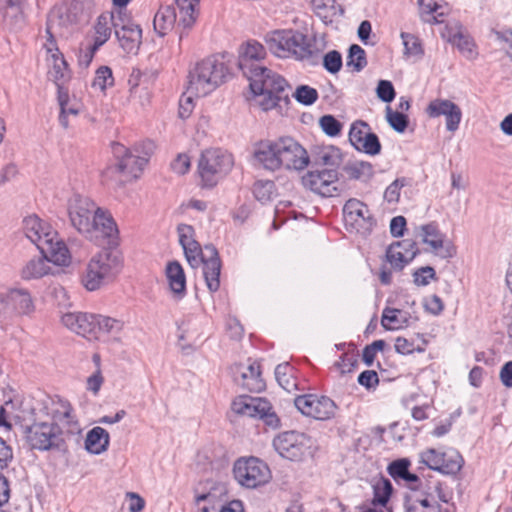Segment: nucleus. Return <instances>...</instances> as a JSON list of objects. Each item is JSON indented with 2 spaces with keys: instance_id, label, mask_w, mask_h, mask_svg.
Here are the masks:
<instances>
[{
  "instance_id": "obj_46",
  "label": "nucleus",
  "mask_w": 512,
  "mask_h": 512,
  "mask_svg": "<svg viewBox=\"0 0 512 512\" xmlns=\"http://www.w3.org/2000/svg\"><path fill=\"white\" fill-rule=\"evenodd\" d=\"M417 337L418 339H420L421 344H416L413 339L409 340L404 337H397L395 340L396 352L402 355H409L412 354L413 352H424L427 342L424 338H420L419 335Z\"/></svg>"
},
{
  "instance_id": "obj_44",
  "label": "nucleus",
  "mask_w": 512,
  "mask_h": 512,
  "mask_svg": "<svg viewBox=\"0 0 512 512\" xmlns=\"http://www.w3.org/2000/svg\"><path fill=\"white\" fill-rule=\"evenodd\" d=\"M448 41L455 45L467 59L473 60L477 57L475 44L470 37L462 32L457 31L450 35Z\"/></svg>"
},
{
  "instance_id": "obj_13",
  "label": "nucleus",
  "mask_w": 512,
  "mask_h": 512,
  "mask_svg": "<svg viewBox=\"0 0 512 512\" xmlns=\"http://www.w3.org/2000/svg\"><path fill=\"white\" fill-rule=\"evenodd\" d=\"M233 474L243 487L254 489L269 482V467L256 457L240 458L234 463Z\"/></svg>"
},
{
  "instance_id": "obj_55",
  "label": "nucleus",
  "mask_w": 512,
  "mask_h": 512,
  "mask_svg": "<svg viewBox=\"0 0 512 512\" xmlns=\"http://www.w3.org/2000/svg\"><path fill=\"white\" fill-rule=\"evenodd\" d=\"M293 96L301 104L312 105L318 99V92L310 86L300 85L293 93Z\"/></svg>"
},
{
  "instance_id": "obj_34",
  "label": "nucleus",
  "mask_w": 512,
  "mask_h": 512,
  "mask_svg": "<svg viewBox=\"0 0 512 512\" xmlns=\"http://www.w3.org/2000/svg\"><path fill=\"white\" fill-rule=\"evenodd\" d=\"M0 14L8 26L19 27L24 20L21 0H0Z\"/></svg>"
},
{
  "instance_id": "obj_42",
  "label": "nucleus",
  "mask_w": 512,
  "mask_h": 512,
  "mask_svg": "<svg viewBox=\"0 0 512 512\" xmlns=\"http://www.w3.org/2000/svg\"><path fill=\"white\" fill-rule=\"evenodd\" d=\"M315 164L327 166L336 169L342 162V155L338 148L334 146H326L315 154Z\"/></svg>"
},
{
  "instance_id": "obj_14",
  "label": "nucleus",
  "mask_w": 512,
  "mask_h": 512,
  "mask_svg": "<svg viewBox=\"0 0 512 512\" xmlns=\"http://www.w3.org/2000/svg\"><path fill=\"white\" fill-rule=\"evenodd\" d=\"M294 405L303 415L319 421L334 418L337 411V405L331 398L316 394L297 396Z\"/></svg>"
},
{
  "instance_id": "obj_22",
  "label": "nucleus",
  "mask_w": 512,
  "mask_h": 512,
  "mask_svg": "<svg viewBox=\"0 0 512 512\" xmlns=\"http://www.w3.org/2000/svg\"><path fill=\"white\" fill-rule=\"evenodd\" d=\"M265 56L266 50L262 44L257 41H248L239 50L238 67L245 77H251V74L263 68L259 61Z\"/></svg>"
},
{
  "instance_id": "obj_39",
  "label": "nucleus",
  "mask_w": 512,
  "mask_h": 512,
  "mask_svg": "<svg viewBox=\"0 0 512 512\" xmlns=\"http://www.w3.org/2000/svg\"><path fill=\"white\" fill-rule=\"evenodd\" d=\"M175 21V10L171 6L161 7L154 16V30L159 36H164L173 28Z\"/></svg>"
},
{
  "instance_id": "obj_17",
  "label": "nucleus",
  "mask_w": 512,
  "mask_h": 512,
  "mask_svg": "<svg viewBox=\"0 0 512 512\" xmlns=\"http://www.w3.org/2000/svg\"><path fill=\"white\" fill-rule=\"evenodd\" d=\"M338 172L334 168L309 171L302 177L304 187L323 197H331L337 191Z\"/></svg>"
},
{
  "instance_id": "obj_27",
  "label": "nucleus",
  "mask_w": 512,
  "mask_h": 512,
  "mask_svg": "<svg viewBox=\"0 0 512 512\" xmlns=\"http://www.w3.org/2000/svg\"><path fill=\"white\" fill-rule=\"evenodd\" d=\"M415 243L409 240L396 242L386 252L388 262L398 270L404 268L416 256Z\"/></svg>"
},
{
  "instance_id": "obj_60",
  "label": "nucleus",
  "mask_w": 512,
  "mask_h": 512,
  "mask_svg": "<svg viewBox=\"0 0 512 512\" xmlns=\"http://www.w3.org/2000/svg\"><path fill=\"white\" fill-rule=\"evenodd\" d=\"M322 130L329 136H336L341 131V123L331 115H324L320 118Z\"/></svg>"
},
{
  "instance_id": "obj_49",
  "label": "nucleus",
  "mask_w": 512,
  "mask_h": 512,
  "mask_svg": "<svg viewBox=\"0 0 512 512\" xmlns=\"http://www.w3.org/2000/svg\"><path fill=\"white\" fill-rule=\"evenodd\" d=\"M421 462L428 466L430 469L439 471L440 466L444 463L445 453L438 452L437 450L430 448L420 454Z\"/></svg>"
},
{
  "instance_id": "obj_58",
  "label": "nucleus",
  "mask_w": 512,
  "mask_h": 512,
  "mask_svg": "<svg viewBox=\"0 0 512 512\" xmlns=\"http://www.w3.org/2000/svg\"><path fill=\"white\" fill-rule=\"evenodd\" d=\"M377 97L386 103H390L395 98V89L388 80H380L376 88Z\"/></svg>"
},
{
  "instance_id": "obj_31",
  "label": "nucleus",
  "mask_w": 512,
  "mask_h": 512,
  "mask_svg": "<svg viewBox=\"0 0 512 512\" xmlns=\"http://www.w3.org/2000/svg\"><path fill=\"white\" fill-rule=\"evenodd\" d=\"M166 277L172 293L182 298L186 292V276L179 262L172 261L167 264Z\"/></svg>"
},
{
  "instance_id": "obj_51",
  "label": "nucleus",
  "mask_w": 512,
  "mask_h": 512,
  "mask_svg": "<svg viewBox=\"0 0 512 512\" xmlns=\"http://www.w3.org/2000/svg\"><path fill=\"white\" fill-rule=\"evenodd\" d=\"M392 493V485L389 480L384 479L374 486L373 504L385 506Z\"/></svg>"
},
{
  "instance_id": "obj_54",
  "label": "nucleus",
  "mask_w": 512,
  "mask_h": 512,
  "mask_svg": "<svg viewBox=\"0 0 512 512\" xmlns=\"http://www.w3.org/2000/svg\"><path fill=\"white\" fill-rule=\"evenodd\" d=\"M386 118L389 125L397 132L402 133L408 126V118L400 112L392 111L390 106L386 107Z\"/></svg>"
},
{
  "instance_id": "obj_23",
  "label": "nucleus",
  "mask_w": 512,
  "mask_h": 512,
  "mask_svg": "<svg viewBox=\"0 0 512 512\" xmlns=\"http://www.w3.org/2000/svg\"><path fill=\"white\" fill-rule=\"evenodd\" d=\"M429 117L436 118L444 116L446 119V129L455 132L459 128L462 119L460 107L448 99L437 98L432 100L426 108Z\"/></svg>"
},
{
  "instance_id": "obj_52",
  "label": "nucleus",
  "mask_w": 512,
  "mask_h": 512,
  "mask_svg": "<svg viewBox=\"0 0 512 512\" xmlns=\"http://www.w3.org/2000/svg\"><path fill=\"white\" fill-rule=\"evenodd\" d=\"M348 66H353L356 71L362 70L366 65L365 51L357 44H353L349 49Z\"/></svg>"
},
{
  "instance_id": "obj_45",
  "label": "nucleus",
  "mask_w": 512,
  "mask_h": 512,
  "mask_svg": "<svg viewBox=\"0 0 512 512\" xmlns=\"http://www.w3.org/2000/svg\"><path fill=\"white\" fill-rule=\"evenodd\" d=\"M294 368L289 363H281L275 368V377L279 385L290 392L297 387L293 375Z\"/></svg>"
},
{
  "instance_id": "obj_7",
  "label": "nucleus",
  "mask_w": 512,
  "mask_h": 512,
  "mask_svg": "<svg viewBox=\"0 0 512 512\" xmlns=\"http://www.w3.org/2000/svg\"><path fill=\"white\" fill-rule=\"evenodd\" d=\"M123 260L119 251L104 248L88 261L81 282L88 291H95L112 282L120 273Z\"/></svg>"
},
{
  "instance_id": "obj_62",
  "label": "nucleus",
  "mask_w": 512,
  "mask_h": 512,
  "mask_svg": "<svg viewBox=\"0 0 512 512\" xmlns=\"http://www.w3.org/2000/svg\"><path fill=\"white\" fill-rule=\"evenodd\" d=\"M405 186V179L398 178L393 181L384 192V199L389 203H396L400 198V190Z\"/></svg>"
},
{
  "instance_id": "obj_20",
  "label": "nucleus",
  "mask_w": 512,
  "mask_h": 512,
  "mask_svg": "<svg viewBox=\"0 0 512 512\" xmlns=\"http://www.w3.org/2000/svg\"><path fill=\"white\" fill-rule=\"evenodd\" d=\"M350 143L361 152L369 155H377L381 151V144L378 136L370 132L369 125L364 121H356L351 125L349 131Z\"/></svg>"
},
{
  "instance_id": "obj_1",
  "label": "nucleus",
  "mask_w": 512,
  "mask_h": 512,
  "mask_svg": "<svg viewBox=\"0 0 512 512\" xmlns=\"http://www.w3.org/2000/svg\"><path fill=\"white\" fill-rule=\"evenodd\" d=\"M67 211L71 225L89 241L97 245L117 243L119 232L114 219L90 198L74 194L68 200Z\"/></svg>"
},
{
  "instance_id": "obj_63",
  "label": "nucleus",
  "mask_w": 512,
  "mask_h": 512,
  "mask_svg": "<svg viewBox=\"0 0 512 512\" xmlns=\"http://www.w3.org/2000/svg\"><path fill=\"white\" fill-rule=\"evenodd\" d=\"M436 273L430 266L421 267L413 273L414 283L418 286H426L431 279H435Z\"/></svg>"
},
{
  "instance_id": "obj_32",
  "label": "nucleus",
  "mask_w": 512,
  "mask_h": 512,
  "mask_svg": "<svg viewBox=\"0 0 512 512\" xmlns=\"http://www.w3.org/2000/svg\"><path fill=\"white\" fill-rule=\"evenodd\" d=\"M109 441V433L104 428L96 426L86 435L85 449L91 454L99 455L108 449Z\"/></svg>"
},
{
  "instance_id": "obj_25",
  "label": "nucleus",
  "mask_w": 512,
  "mask_h": 512,
  "mask_svg": "<svg viewBox=\"0 0 512 512\" xmlns=\"http://www.w3.org/2000/svg\"><path fill=\"white\" fill-rule=\"evenodd\" d=\"M96 315L83 312H67L61 317L62 324L72 332L88 339L96 338Z\"/></svg>"
},
{
  "instance_id": "obj_56",
  "label": "nucleus",
  "mask_w": 512,
  "mask_h": 512,
  "mask_svg": "<svg viewBox=\"0 0 512 512\" xmlns=\"http://www.w3.org/2000/svg\"><path fill=\"white\" fill-rule=\"evenodd\" d=\"M401 38L403 40L405 54L414 56L423 54L421 43L418 37L410 33L402 32Z\"/></svg>"
},
{
  "instance_id": "obj_30",
  "label": "nucleus",
  "mask_w": 512,
  "mask_h": 512,
  "mask_svg": "<svg viewBox=\"0 0 512 512\" xmlns=\"http://www.w3.org/2000/svg\"><path fill=\"white\" fill-rule=\"evenodd\" d=\"M39 250L44 257H48L49 263L67 265L70 262L69 250L65 243L58 238V235L52 237L48 243L42 244Z\"/></svg>"
},
{
  "instance_id": "obj_64",
  "label": "nucleus",
  "mask_w": 512,
  "mask_h": 512,
  "mask_svg": "<svg viewBox=\"0 0 512 512\" xmlns=\"http://www.w3.org/2000/svg\"><path fill=\"white\" fill-rule=\"evenodd\" d=\"M64 30H54L53 32H48L46 30L47 34V40L44 43V49L46 50L47 57L48 56H59L62 55L56 45L55 36L56 35H62Z\"/></svg>"
},
{
  "instance_id": "obj_21",
  "label": "nucleus",
  "mask_w": 512,
  "mask_h": 512,
  "mask_svg": "<svg viewBox=\"0 0 512 512\" xmlns=\"http://www.w3.org/2000/svg\"><path fill=\"white\" fill-rule=\"evenodd\" d=\"M22 231L27 239L36 245L38 249L41 245L51 241L52 237L57 236V232L51 225L37 215L26 216L22 221Z\"/></svg>"
},
{
  "instance_id": "obj_12",
  "label": "nucleus",
  "mask_w": 512,
  "mask_h": 512,
  "mask_svg": "<svg viewBox=\"0 0 512 512\" xmlns=\"http://www.w3.org/2000/svg\"><path fill=\"white\" fill-rule=\"evenodd\" d=\"M231 409L238 415L261 419L272 429L280 426V419L265 398L242 395L233 400Z\"/></svg>"
},
{
  "instance_id": "obj_18",
  "label": "nucleus",
  "mask_w": 512,
  "mask_h": 512,
  "mask_svg": "<svg viewBox=\"0 0 512 512\" xmlns=\"http://www.w3.org/2000/svg\"><path fill=\"white\" fill-rule=\"evenodd\" d=\"M115 36L120 46L127 53H136L140 47L142 30L121 11L117 12Z\"/></svg>"
},
{
  "instance_id": "obj_41",
  "label": "nucleus",
  "mask_w": 512,
  "mask_h": 512,
  "mask_svg": "<svg viewBox=\"0 0 512 512\" xmlns=\"http://www.w3.org/2000/svg\"><path fill=\"white\" fill-rule=\"evenodd\" d=\"M200 0H175L179 9V25L190 28L196 21V8Z\"/></svg>"
},
{
  "instance_id": "obj_48",
  "label": "nucleus",
  "mask_w": 512,
  "mask_h": 512,
  "mask_svg": "<svg viewBox=\"0 0 512 512\" xmlns=\"http://www.w3.org/2000/svg\"><path fill=\"white\" fill-rule=\"evenodd\" d=\"M275 184L270 180H258L254 183L253 194L261 202L269 201L274 194Z\"/></svg>"
},
{
  "instance_id": "obj_11",
  "label": "nucleus",
  "mask_w": 512,
  "mask_h": 512,
  "mask_svg": "<svg viewBox=\"0 0 512 512\" xmlns=\"http://www.w3.org/2000/svg\"><path fill=\"white\" fill-rule=\"evenodd\" d=\"M35 308V300L26 288L13 287L0 292V322L16 316H30Z\"/></svg>"
},
{
  "instance_id": "obj_29",
  "label": "nucleus",
  "mask_w": 512,
  "mask_h": 512,
  "mask_svg": "<svg viewBox=\"0 0 512 512\" xmlns=\"http://www.w3.org/2000/svg\"><path fill=\"white\" fill-rule=\"evenodd\" d=\"M48 78L55 83L57 89L65 88V84L70 80L71 74L68 64L63 55L48 56Z\"/></svg>"
},
{
  "instance_id": "obj_43",
  "label": "nucleus",
  "mask_w": 512,
  "mask_h": 512,
  "mask_svg": "<svg viewBox=\"0 0 512 512\" xmlns=\"http://www.w3.org/2000/svg\"><path fill=\"white\" fill-rule=\"evenodd\" d=\"M427 245L430 247V251L441 259L452 258L456 255L457 252L456 246L451 240L446 238L445 235H442L436 240L429 241Z\"/></svg>"
},
{
  "instance_id": "obj_53",
  "label": "nucleus",
  "mask_w": 512,
  "mask_h": 512,
  "mask_svg": "<svg viewBox=\"0 0 512 512\" xmlns=\"http://www.w3.org/2000/svg\"><path fill=\"white\" fill-rule=\"evenodd\" d=\"M19 403H22L20 408H18L17 411L13 412L11 416L13 419H15L17 422L22 423L25 426H28L29 422L32 419H35L34 417V411L30 403H33L31 399H24L20 401Z\"/></svg>"
},
{
  "instance_id": "obj_26",
  "label": "nucleus",
  "mask_w": 512,
  "mask_h": 512,
  "mask_svg": "<svg viewBox=\"0 0 512 512\" xmlns=\"http://www.w3.org/2000/svg\"><path fill=\"white\" fill-rule=\"evenodd\" d=\"M57 101L60 108L59 123L62 128L68 129L81 112L82 104L75 96H70L66 88L58 89Z\"/></svg>"
},
{
  "instance_id": "obj_4",
  "label": "nucleus",
  "mask_w": 512,
  "mask_h": 512,
  "mask_svg": "<svg viewBox=\"0 0 512 512\" xmlns=\"http://www.w3.org/2000/svg\"><path fill=\"white\" fill-rule=\"evenodd\" d=\"M179 242L184 250L185 257L192 268L203 265V276L207 288L216 292L220 287L221 260L217 249L213 245H205L202 249L194 239V229L190 225L178 226Z\"/></svg>"
},
{
  "instance_id": "obj_59",
  "label": "nucleus",
  "mask_w": 512,
  "mask_h": 512,
  "mask_svg": "<svg viewBox=\"0 0 512 512\" xmlns=\"http://www.w3.org/2000/svg\"><path fill=\"white\" fill-rule=\"evenodd\" d=\"M323 65L330 73H337L342 67L341 54L336 50L329 51L323 58Z\"/></svg>"
},
{
  "instance_id": "obj_5",
  "label": "nucleus",
  "mask_w": 512,
  "mask_h": 512,
  "mask_svg": "<svg viewBox=\"0 0 512 512\" xmlns=\"http://www.w3.org/2000/svg\"><path fill=\"white\" fill-rule=\"evenodd\" d=\"M229 69L223 57L209 56L189 70L188 91L196 96H206L226 82Z\"/></svg>"
},
{
  "instance_id": "obj_47",
  "label": "nucleus",
  "mask_w": 512,
  "mask_h": 512,
  "mask_svg": "<svg viewBox=\"0 0 512 512\" xmlns=\"http://www.w3.org/2000/svg\"><path fill=\"white\" fill-rule=\"evenodd\" d=\"M444 463L441 464L439 472L448 475H454L458 473L464 463V460L459 452L452 451L445 453Z\"/></svg>"
},
{
  "instance_id": "obj_33",
  "label": "nucleus",
  "mask_w": 512,
  "mask_h": 512,
  "mask_svg": "<svg viewBox=\"0 0 512 512\" xmlns=\"http://www.w3.org/2000/svg\"><path fill=\"white\" fill-rule=\"evenodd\" d=\"M409 461L406 459L398 460L392 462L389 467L388 471L389 474L394 479H403L407 482H409V488L412 490H420L424 489L423 482L418 478L417 475L412 474L408 470Z\"/></svg>"
},
{
  "instance_id": "obj_61",
  "label": "nucleus",
  "mask_w": 512,
  "mask_h": 512,
  "mask_svg": "<svg viewBox=\"0 0 512 512\" xmlns=\"http://www.w3.org/2000/svg\"><path fill=\"white\" fill-rule=\"evenodd\" d=\"M347 173L351 178L360 179L364 176L372 174V166L366 162H356L346 168Z\"/></svg>"
},
{
  "instance_id": "obj_37",
  "label": "nucleus",
  "mask_w": 512,
  "mask_h": 512,
  "mask_svg": "<svg viewBox=\"0 0 512 512\" xmlns=\"http://www.w3.org/2000/svg\"><path fill=\"white\" fill-rule=\"evenodd\" d=\"M315 14L325 23H331L337 16L344 14V9L335 0H312Z\"/></svg>"
},
{
  "instance_id": "obj_6",
  "label": "nucleus",
  "mask_w": 512,
  "mask_h": 512,
  "mask_svg": "<svg viewBox=\"0 0 512 512\" xmlns=\"http://www.w3.org/2000/svg\"><path fill=\"white\" fill-rule=\"evenodd\" d=\"M258 105L268 111L276 107L281 101L289 102V85L279 74L265 67L246 77Z\"/></svg>"
},
{
  "instance_id": "obj_57",
  "label": "nucleus",
  "mask_w": 512,
  "mask_h": 512,
  "mask_svg": "<svg viewBox=\"0 0 512 512\" xmlns=\"http://www.w3.org/2000/svg\"><path fill=\"white\" fill-rule=\"evenodd\" d=\"M417 230L419 231V236L424 244H428L429 241L436 240L443 235L435 222L421 225L417 227Z\"/></svg>"
},
{
  "instance_id": "obj_9",
  "label": "nucleus",
  "mask_w": 512,
  "mask_h": 512,
  "mask_svg": "<svg viewBox=\"0 0 512 512\" xmlns=\"http://www.w3.org/2000/svg\"><path fill=\"white\" fill-rule=\"evenodd\" d=\"M234 165L233 156L220 148L202 152L198 162V172L206 187H214Z\"/></svg>"
},
{
  "instance_id": "obj_15",
  "label": "nucleus",
  "mask_w": 512,
  "mask_h": 512,
  "mask_svg": "<svg viewBox=\"0 0 512 512\" xmlns=\"http://www.w3.org/2000/svg\"><path fill=\"white\" fill-rule=\"evenodd\" d=\"M273 447L283 458L300 461L310 448V438L304 433L286 431L274 438Z\"/></svg>"
},
{
  "instance_id": "obj_40",
  "label": "nucleus",
  "mask_w": 512,
  "mask_h": 512,
  "mask_svg": "<svg viewBox=\"0 0 512 512\" xmlns=\"http://www.w3.org/2000/svg\"><path fill=\"white\" fill-rule=\"evenodd\" d=\"M409 314L395 308H385L382 313L381 324L386 330L400 329L408 324Z\"/></svg>"
},
{
  "instance_id": "obj_16",
  "label": "nucleus",
  "mask_w": 512,
  "mask_h": 512,
  "mask_svg": "<svg viewBox=\"0 0 512 512\" xmlns=\"http://www.w3.org/2000/svg\"><path fill=\"white\" fill-rule=\"evenodd\" d=\"M114 156L118 159L115 166L109 167L106 170L107 175L120 173L123 175V181L136 179L139 177L144 166L147 164V158L139 157L128 153L127 149L119 144L113 145Z\"/></svg>"
},
{
  "instance_id": "obj_3",
  "label": "nucleus",
  "mask_w": 512,
  "mask_h": 512,
  "mask_svg": "<svg viewBox=\"0 0 512 512\" xmlns=\"http://www.w3.org/2000/svg\"><path fill=\"white\" fill-rule=\"evenodd\" d=\"M255 161L265 169L276 171L303 170L309 164L307 151L291 137L276 140H263L255 144L253 150Z\"/></svg>"
},
{
  "instance_id": "obj_35",
  "label": "nucleus",
  "mask_w": 512,
  "mask_h": 512,
  "mask_svg": "<svg viewBox=\"0 0 512 512\" xmlns=\"http://www.w3.org/2000/svg\"><path fill=\"white\" fill-rule=\"evenodd\" d=\"M418 5L422 20L431 24L442 23L443 17L449 11L446 5H440L433 0H418Z\"/></svg>"
},
{
  "instance_id": "obj_19",
  "label": "nucleus",
  "mask_w": 512,
  "mask_h": 512,
  "mask_svg": "<svg viewBox=\"0 0 512 512\" xmlns=\"http://www.w3.org/2000/svg\"><path fill=\"white\" fill-rule=\"evenodd\" d=\"M343 212L346 224L357 233L365 235L371 231L374 221L367 205L357 199H349L344 205Z\"/></svg>"
},
{
  "instance_id": "obj_36",
  "label": "nucleus",
  "mask_w": 512,
  "mask_h": 512,
  "mask_svg": "<svg viewBox=\"0 0 512 512\" xmlns=\"http://www.w3.org/2000/svg\"><path fill=\"white\" fill-rule=\"evenodd\" d=\"M116 18L117 13L115 14L111 12L102 13L98 17L95 25V38L93 42L95 47L102 46L110 38L112 28L115 29Z\"/></svg>"
},
{
  "instance_id": "obj_10",
  "label": "nucleus",
  "mask_w": 512,
  "mask_h": 512,
  "mask_svg": "<svg viewBox=\"0 0 512 512\" xmlns=\"http://www.w3.org/2000/svg\"><path fill=\"white\" fill-rule=\"evenodd\" d=\"M90 15V0H71L69 3L55 7L47 20V31L64 30L87 21Z\"/></svg>"
},
{
  "instance_id": "obj_24",
  "label": "nucleus",
  "mask_w": 512,
  "mask_h": 512,
  "mask_svg": "<svg viewBox=\"0 0 512 512\" xmlns=\"http://www.w3.org/2000/svg\"><path fill=\"white\" fill-rule=\"evenodd\" d=\"M232 374L234 381L249 391L259 392L265 386L261 378L260 366L256 362L236 364L232 368Z\"/></svg>"
},
{
  "instance_id": "obj_28",
  "label": "nucleus",
  "mask_w": 512,
  "mask_h": 512,
  "mask_svg": "<svg viewBox=\"0 0 512 512\" xmlns=\"http://www.w3.org/2000/svg\"><path fill=\"white\" fill-rule=\"evenodd\" d=\"M52 273L48 257L35 256L29 259L20 270V277L25 281L38 280Z\"/></svg>"
},
{
  "instance_id": "obj_2",
  "label": "nucleus",
  "mask_w": 512,
  "mask_h": 512,
  "mask_svg": "<svg viewBox=\"0 0 512 512\" xmlns=\"http://www.w3.org/2000/svg\"><path fill=\"white\" fill-rule=\"evenodd\" d=\"M52 422L40 421L26 426V438L33 449L49 450L59 446L60 435L63 432L76 434L80 432V426L72 408L67 401L62 399L50 400Z\"/></svg>"
},
{
  "instance_id": "obj_50",
  "label": "nucleus",
  "mask_w": 512,
  "mask_h": 512,
  "mask_svg": "<svg viewBox=\"0 0 512 512\" xmlns=\"http://www.w3.org/2000/svg\"><path fill=\"white\" fill-rule=\"evenodd\" d=\"M114 84L112 70L108 66H101L97 71L95 78L92 82L94 88L104 91L107 87Z\"/></svg>"
},
{
  "instance_id": "obj_8",
  "label": "nucleus",
  "mask_w": 512,
  "mask_h": 512,
  "mask_svg": "<svg viewBox=\"0 0 512 512\" xmlns=\"http://www.w3.org/2000/svg\"><path fill=\"white\" fill-rule=\"evenodd\" d=\"M264 39L269 50L278 57L305 59L311 56L307 37L298 31L274 30L268 32Z\"/></svg>"
},
{
  "instance_id": "obj_38",
  "label": "nucleus",
  "mask_w": 512,
  "mask_h": 512,
  "mask_svg": "<svg viewBox=\"0 0 512 512\" xmlns=\"http://www.w3.org/2000/svg\"><path fill=\"white\" fill-rule=\"evenodd\" d=\"M95 322V339L99 338V334H106L119 339L124 328L123 321L108 316L96 315Z\"/></svg>"
}]
</instances>
